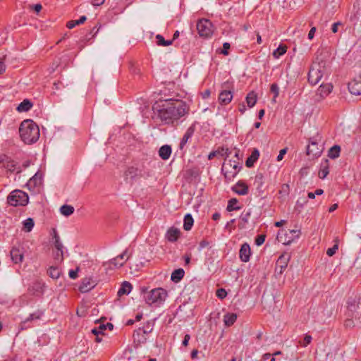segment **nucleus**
I'll return each mask as SVG.
<instances>
[{
	"instance_id": "ddd939ff",
	"label": "nucleus",
	"mask_w": 361,
	"mask_h": 361,
	"mask_svg": "<svg viewBox=\"0 0 361 361\" xmlns=\"http://www.w3.org/2000/svg\"><path fill=\"white\" fill-rule=\"evenodd\" d=\"M97 284V281L93 277H85L82 280L79 290L82 293H87L94 288Z\"/></svg>"
},
{
	"instance_id": "a211bd4d",
	"label": "nucleus",
	"mask_w": 361,
	"mask_h": 361,
	"mask_svg": "<svg viewBox=\"0 0 361 361\" xmlns=\"http://www.w3.org/2000/svg\"><path fill=\"white\" fill-rule=\"evenodd\" d=\"M348 88L350 94L354 95L361 94V80L353 79L348 84Z\"/></svg>"
},
{
	"instance_id": "49530a36",
	"label": "nucleus",
	"mask_w": 361,
	"mask_h": 361,
	"mask_svg": "<svg viewBox=\"0 0 361 361\" xmlns=\"http://www.w3.org/2000/svg\"><path fill=\"white\" fill-rule=\"evenodd\" d=\"M311 341H312V336H310V335H305V336L304 337L303 340L302 341H300L299 343H300V344L302 346L305 347L309 343H310Z\"/></svg>"
},
{
	"instance_id": "72a5a7b5",
	"label": "nucleus",
	"mask_w": 361,
	"mask_h": 361,
	"mask_svg": "<svg viewBox=\"0 0 361 361\" xmlns=\"http://www.w3.org/2000/svg\"><path fill=\"white\" fill-rule=\"evenodd\" d=\"M246 102L250 108L253 107L257 102V94L254 92H250L246 97Z\"/></svg>"
},
{
	"instance_id": "79ce46f5",
	"label": "nucleus",
	"mask_w": 361,
	"mask_h": 361,
	"mask_svg": "<svg viewBox=\"0 0 361 361\" xmlns=\"http://www.w3.org/2000/svg\"><path fill=\"white\" fill-rule=\"evenodd\" d=\"M54 247H55L56 250H58L59 251L61 252L60 255L61 256V250H63V244L61 242L59 236L58 235L56 232L55 231H54Z\"/></svg>"
},
{
	"instance_id": "5fc2aeb1",
	"label": "nucleus",
	"mask_w": 361,
	"mask_h": 361,
	"mask_svg": "<svg viewBox=\"0 0 361 361\" xmlns=\"http://www.w3.org/2000/svg\"><path fill=\"white\" fill-rule=\"evenodd\" d=\"M270 90H271V92H273L274 94V97L275 98L279 96V90L278 85L276 83H274V84H272L271 85Z\"/></svg>"
},
{
	"instance_id": "f704fd0d",
	"label": "nucleus",
	"mask_w": 361,
	"mask_h": 361,
	"mask_svg": "<svg viewBox=\"0 0 361 361\" xmlns=\"http://www.w3.org/2000/svg\"><path fill=\"white\" fill-rule=\"evenodd\" d=\"M341 147L338 145H334L329 150L328 156L331 159H336L339 157Z\"/></svg>"
},
{
	"instance_id": "c85d7f7f",
	"label": "nucleus",
	"mask_w": 361,
	"mask_h": 361,
	"mask_svg": "<svg viewBox=\"0 0 361 361\" xmlns=\"http://www.w3.org/2000/svg\"><path fill=\"white\" fill-rule=\"evenodd\" d=\"M131 289L132 285L130 284V283L128 281H124L122 283L121 287L118 290V295L121 296L123 295H128L131 291Z\"/></svg>"
},
{
	"instance_id": "a19ab883",
	"label": "nucleus",
	"mask_w": 361,
	"mask_h": 361,
	"mask_svg": "<svg viewBox=\"0 0 361 361\" xmlns=\"http://www.w3.org/2000/svg\"><path fill=\"white\" fill-rule=\"evenodd\" d=\"M156 39H157V45L159 46H163V47H167L173 43V40H165L162 35H157L156 36Z\"/></svg>"
},
{
	"instance_id": "de8ad7c7",
	"label": "nucleus",
	"mask_w": 361,
	"mask_h": 361,
	"mask_svg": "<svg viewBox=\"0 0 361 361\" xmlns=\"http://www.w3.org/2000/svg\"><path fill=\"white\" fill-rule=\"evenodd\" d=\"M92 333L96 336L95 341L100 343L102 340V337L99 336L100 334H102V331L99 330L98 329H92Z\"/></svg>"
},
{
	"instance_id": "473e14b6",
	"label": "nucleus",
	"mask_w": 361,
	"mask_h": 361,
	"mask_svg": "<svg viewBox=\"0 0 361 361\" xmlns=\"http://www.w3.org/2000/svg\"><path fill=\"white\" fill-rule=\"evenodd\" d=\"M32 106V104L28 99H24L17 107L19 112L27 111Z\"/></svg>"
},
{
	"instance_id": "9d476101",
	"label": "nucleus",
	"mask_w": 361,
	"mask_h": 361,
	"mask_svg": "<svg viewBox=\"0 0 361 361\" xmlns=\"http://www.w3.org/2000/svg\"><path fill=\"white\" fill-rule=\"evenodd\" d=\"M0 164L10 172H16L17 173L21 172L20 168L17 166L16 163L6 154H0Z\"/></svg>"
},
{
	"instance_id": "e2e57ef3",
	"label": "nucleus",
	"mask_w": 361,
	"mask_h": 361,
	"mask_svg": "<svg viewBox=\"0 0 361 361\" xmlns=\"http://www.w3.org/2000/svg\"><path fill=\"white\" fill-rule=\"evenodd\" d=\"M105 0H92V4L94 6H100L104 4Z\"/></svg>"
},
{
	"instance_id": "dca6fc26",
	"label": "nucleus",
	"mask_w": 361,
	"mask_h": 361,
	"mask_svg": "<svg viewBox=\"0 0 361 361\" xmlns=\"http://www.w3.org/2000/svg\"><path fill=\"white\" fill-rule=\"evenodd\" d=\"M180 235V231L179 228L176 227H170L165 235L166 239H167L168 241L173 243L177 241V240L179 238Z\"/></svg>"
},
{
	"instance_id": "bf43d9fd",
	"label": "nucleus",
	"mask_w": 361,
	"mask_h": 361,
	"mask_svg": "<svg viewBox=\"0 0 361 361\" xmlns=\"http://www.w3.org/2000/svg\"><path fill=\"white\" fill-rule=\"evenodd\" d=\"M315 32H316V27H312L309 32L308 39H312L314 37Z\"/></svg>"
},
{
	"instance_id": "1a4fd4ad",
	"label": "nucleus",
	"mask_w": 361,
	"mask_h": 361,
	"mask_svg": "<svg viewBox=\"0 0 361 361\" xmlns=\"http://www.w3.org/2000/svg\"><path fill=\"white\" fill-rule=\"evenodd\" d=\"M299 231L296 230L281 231L278 234V240L284 245L290 244L295 238H298Z\"/></svg>"
},
{
	"instance_id": "c9c22d12",
	"label": "nucleus",
	"mask_w": 361,
	"mask_h": 361,
	"mask_svg": "<svg viewBox=\"0 0 361 361\" xmlns=\"http://www.w3.org/2000/svg\"><path fill=\"white\" fill-rule=\"evenodd\" d=\"M60 212L63 216H68L74 212V207L71 205L64 204L61 207Z\"/></svg>"
},
{
	"instance_id": "4468645a",
	"label": "nucleus",
	"mask_w": 361,
	"mask_h": 361,
	"mask_svg": "<svg viewBox=\"0 0 361 361\" xmlns=\"http://www.w3.org/2000/svg\"><path fill=\"white\" fill-rule=\"evenodd\" d=\"M331 83H322L317 88V102L325 99L333 90Z\"/></svg>"
},
{
	"instance_id": "603ef678",
	"label": "nucleus",
	"mask_w": 361,
	"mask_h": 361,
	"mask_svg": "<svg viewBox=\"0 0 361 361\" xmlns=\"http://www.w3.org/2000/svg\"><path fill=\"white\" fill-rule=\"evenodd\" d=\"M265 240V235H259L255 238V244L257 246L262 245Z\"/></svg>"
},
{
	"instance_id": "39448f33",
	"label": "nucleus",
	"mask_w": 361,
	"mask_h": 361,
	"mask_svg": "<svg viewBox=\"0 0 361 361\" xmlns=\"http://www.w3.org/2000/svg\"><path fill=\"white\" fill-rule=\"evenodd\" d=\"M29 201L28 195L23 190H15L7 197L8 203L13 207L25 206Z\"/></svg>"
},
{
	"instance_id": "bb28decb",
	"label": "nucleus",
	"mask_w": 361,
	"mask_h": 361,
	"mask_svg": "<svg viewBox=\"0 0 361 361\" xmlns=\"http://www.w3.org/2000/svg\"><path fill=\"white\" fill-rule=\"evenodd\" d=\"M321 55H323V58L319 61V65L322 68L329 66L331 55L330 51L326 50Z\"/></svg>"
},
{
	"instance_id": "052dcab7",
	"label": "nucleus",
	"mask_w": 361,
	"mask_h": 361,
	"mask_svg": "<svg viewBox=\"0 0 361 361\" xmlns=\"http://www.w3.org/2000/svg\"><path fill=\"white\" fill-rule=\"evenodd\" d=\"M190 339V336L189 334H185L182 342L183 345L187 346L188 345V342Z\"/></svg>"
},
{
	"instance_id": "c03bdc74",
	"label": "nucleus",
	"mask_w": 361,
	"mask_h": 361,
	"mask_svg": "<svg viewBox=\"0 0 361 361\" xmlns=\"http://www.w3.org/2000/svg\"><path fill=\"white\" fill-rule=\"evenodd\" d=\"M250 216L251 211L250 209L247 211H243L240 216V219L244 223V224H245L248 223Z\"/></svg>"
},
{
	"instance_id": "6e6552de",
	"label": "nucleus",
	"mask_w": 361,
	"mask_h": 361,
	"mask_svg": "<svg viewBox=\"0 0 361 361\" xmlns=\"http://www.w3.org/2000/svg\"><path fill=\"white\" fill-rule=\"evenodd\" d=\"M359 301L356 298H350L347 302V311L345 313L346 317L355 319L360 318L361 315L359 310Z\"/></svg>"
},
{
	"instance_id": "0e129e2a",
	"label": "nucleus",
	"mask_w": 361,
	"mask_h": 361,
	"mask_svg": "<svg viewBox=\"0 0 361 361\" xmlns=\"http://www.w3.org/2000/svg\"><path fill=\"white\" fill-rule=\"evenodd\" d=\"M211 92L209 90H206L204 92L202 93V96L203 99H207L210 96Z\"/></svg>"
},
{
	"instance_id": "864d4df0",
	"label": "nucleus",
	"mask_w": 361,
	"mask_h": 361,
	"mask_svg": "<svg viewBox=\"0 0 361 361\" xmlns=\"http://www.w3.org/2000/svg\"><path fill=\"white\" fill-rule=\"evenodd\" d=\"M338 245L337 244H336L332 247H330L327 250L326 254L329 257H331L336 253V252L338 250Z\"/></svg>"
},
{
	"instance_id": "7c9ffc66",
	"label": "nucleus",
	"mask_w": 361,
	"mask_h": 361,
	"mask_svg": "<svg viewBox=\"0 0 361 361\" xmlns=\"http://www.w3.org/2000/svg\"><path fill=\"white\" fill-rule=\"evenodd\" d=\"M237 319V314L235 313H228L224 317V322L226 326L233 325Z\"/></svg>"
},
{
	"instance_id": "13d9d810",
	"label": "nucleus",
	"mask_w": 361,
	"mask_h": 361,
	"mask_svg": "<svg viewBox=\"0 0 361 361\" xmlns=\"http://www.w3.org/2000/svg\"><path fill=\"white\" fill-rule=\"evenodd\" d=\"M286 152H287V149L286 148L281 149L280 152H279V154L277 156V161L282 160L284 154H286Z\"/></svg>"
},
{
	"instance_id": "ea45409f",
	"label": "nucleus",
	"mask_w": 361,
	"mask_h": 361,
	"mask_svg": "<svg viewBox=\"0 0 361 361\" xmlns=\"http://www.w3.org/2000/svg\"><path fill=\"white\" fill-rule=\"evenodd\" d=\"M87 18L85 16H82L80 18V19L76 20H71L67 23V27L69 29L73 28L75 25L83 23L86 20Z\"/></svg>"
},
{
	"instance_id": "412c9836",
	"label": "nucleus",
	"mask_w": 361,
	"mask_h": 361,
	"mask_svg": "<svg viewBox=\"0 0 361 361\" xmlns=\"http://www.w3.org/2000/svg\"><path fill=\"white\" fill-rule=\"evenodd\" d=\"M194 132H195L194 126H191L187 129L186 132L185 133V134L183 135V136L180 140V142L179 145L180 149H183L184 148V147L187 144L188 140L190 139L192 137V136L193 135Z\"/></svg>"
},
{
	"instance_id": "3c124183",
	"label": "nucleus",
	"mask_w": 361,
	"mask_h": 361,
	"mask_svg": "<svg viewBox=\"0 0 361 361\" xmlns=\"http://www.w3.org/2000/svg\"><path fill=\"white\" fill-rule=\"evenodd\" d=\"M61 252L58 250L54 253V259L57 262H61L63 260V250H61V256L60 255Z\"/></svg>"
},
{
	"instance_id": "4d7b16f0",
	"label": "nucleus",
	"mask_w": 361,
	"mask_h": 361,
	"mask_svg": "<svg viewBox=\"0 0 361 361\" xmlns=\"http://www.w3.org/2000/svg\"><path fill=\"white\" fill-rule=\"evenodd\" d=\"M231 45L228 42H225L223 44V49L221 51V54L227 56L228 54V50L230 49Z\"/></svg>"
},
{
	"instance_id": "09e8293b",
	"label": "nucleus",
	"mask_w": 361,
	"mask_h": 361,
	"mask_svg": "<svg viewBox=\"0 0 361 361\" xmlns=\"http://www.w3.org/2000/svg\"><path fill=\"white\" fill-rule=\"evenodd\" d=\"M216 296L220 299H224L226 297L227 293L224 288H219L216 292Z\"/></svg>"
},
{
	"instance_id": "c756f323",
	"label": "nucleus",
	"mask_w": 361,
	"mask_h": 361,
	"mask_svg": "<svg viewBox=\"0 0 361 361\" xmlns=\"http://www.w3.org/2000/svg\"><path fill=\"white\" fill-rule=\"evenodd\" d=\"M185 271L183 269H178L174 270L171 276V280L173 282H178L180 281L184 276Z\"/></svg>"
},
{
	"instance_id": "4be33fe9",
	"label": "nucleus",
	"mask_w": 361,
	"mask_h": 361,
	"mask_svg": "<svg viewBox=\"0 0 361 361\" xmlns=\"http://www.w3.org/2000/svg\"><path fill=\"white\" fill-rule=\"evenodd\" d=\"M233 98L232 92L229 90H223L219 95V102L221 104L226 105L229 104Z\"/></svg>"
},
{
	"instance_id": "58836bf2",
	"label": "nucleus",
	"mask_w": 361,
	"mask_h": 361,
	"mask_svg": "<svg viewBox=\"0 0 361 361\" xmlns=\"http://www.w3.org/2000/svg\"><path fill=\"white\" fill-rule=\"evenodd\" d=\"M238 200L236 198H232L228 201V205H227V210L228 212L234 211V210H238L240 209V207H238Z\"/></svg>"
},
{
	"instance_id": "cd10ccee",
	"label": "nucleus",
	"mask_w": 361,
	"mask_h": 361,
	"mask_svg": "<svg viewBox=\"0 0 361 361\" xmlns=\"http://www.w3.org/2000/svg\"><path fill=\"white\" fill-rule=\"evenodd\" d=\"M288 47L284 44H281L277 49H276L273 53V57L276 59H278L280 58V56L285 54L287 51Z\"/></svg>"
},
{
	"instance_id": "a878e982",
	"label": "nucleus",
	"mask_w": 361,
	"mask_h": 361,
	"mask_svg": "<svg viewBox=\"0 0 361 361\" xmlns=\"http://www.w3.org/2000/svg\"><path fill=\"white\" fill-rule=\"evenodd\" d=\"M11 257L12 261L17 264L22 262L23 259V254L19 249L13 247L11 250Z\"/></svg>"
},
{
	"instance_id": "393cba45",
	"label": "nucleus",
	"mask_w": 361,
	"mask_h": 361,
	"mask_svg": "<svg viewBox=\"0 0 361 361\" xmlns=\"http://www.w3.org/2000/svg\"><path fill=\"white\" fill-rule=\"evenodd\" d=\"M259 152L257 149L255 148L252 150L251 155L245 161L246 166L249 167V168L253 166L254 164L259 159Z\"/></svg>"
},
{
	"instance_id": "4c0bfd02",
	"label": "nucleus",
	"mask_w": 361,
	"mask_h": 361,
	"mask_svg": "<svg viewBox=\"0 0 361 361\" xmlns=\"http://www.w3.org/2000/svg\"><path fill=\"white\" fill-rule=\"evenodd\" d=\"M328 161L325 160L324 164H322V168L318 172V176L320 178H324L329 174V167L327 164Z\"/></svg>"
},
{
	"instance_id": "f3484780",
	"label": "nucleus",
	"mask_w": 361,
	"mask_h": 361,
	"mask_svg": "<svg viewBox=\"0 0 361 361\" xmlns=\"http://www.w3.org/2000/svg\"><path fill=\"white\" fill-rule=\"evenodd\" d=\"M44 283L36 281L33 282L28 288V293L32 295H39L43 293Z\"/></svg>"
},
{
	"instance_id": "423d86ee",
	"label": "nucleus",
	"mask_w": 361,
	"mask_h": 361,
	"mask_svg": "<svg viewBox=\"0 0 361 361\" xmlns=\"http://www.w3.org/2000/svg\"><path fill=\"white\" fill-rule=\"evenodd\" d=\"M240 167L235 161L231 160L224 163L221 171L224 174L225 178L228 180H233L238 173Z\"/></svg>"
},
{
	"instance_id": "e433bc0d",
	"label": "nucleus",
	"mask_w": 361,
	"mask_h": 361,
	"mask_svg": "<svg viewBox=\"0 0 361 361\" xmlns=\"http://www.w3.org/2000/svg\"><path fill=\"white\" fill-rule=\"evenodd\" d=\"M48 274L54 279H57L61 275V270L57 267H51L48 270Z\"/></svg>"
},
{
	"instance_id": "774afa93",
	"label": "nucleus",
	"mask_w": 361,
	"mask_h": 361,
	"mask_svg": "<svg viewBox=\"0 0 361 361\" xmlns=\"http://www.w3.org/2000/svg\"><path fill=\"white\" fill-rule=\"evenodd\" d=\"M221 217V215L218 212H216L214 213L213 215H212V219L214 220V221H217L220 219Z\"/></svg>"
},
{
	"instance_id": "37998d69",
	"label": "nucleus",
	"mask_w": 361,
	"mask_h": 361,
	"mask_svg": "<svg viewBox=\"0 0 361 361\" xmlns=\"http://www.w3.org/2000/svg\"><path fill=\"white\" fill-rule=\"evenodd\" d=\"M23 229L26 232H30L34 227L35 223L32 218H28L23 221Z\"/></svg>"
},
{
	"instance_id": "6ab92c4d",
	"label": "nucleus",
	"mask_w": 361,
	"mask_h": 361,
	"mask_svg": "<svg viewBox=\"0 0 361 361\" xmlns=\"http://www.w3.org/2000/svg\"><path fill=\"white\" fill-rule=\"evenodd\" d=\"M250 255L251 250L250 245L247 243L243 244L239 251V257L241 261L247 262L250 260Z\"/></svg>"
},
{
	"instance_id": "aec40b11",
	"label": "nucleus",
	"mask_w": 361,
	"mask_h": 361,
	"mask_svg": "<svg viewBox=\"0 0 361 361\" xmlns=\"http://www.w3.org/2000/svg\"><path fill=\"white\" fill-rule=\"evenodd\" d=\"M232 190L238 195H245L248 193V186L245 182L239 180L232 187Z\"/></svg>"
},
{
	"instance_id": "20e7f679",
	"label": "nucleus",
	"mask_w": 361,
	"mask_h": 361,
	"mask_svg": "<svg viewBox=\"0 0 361 361\" xmlns=\"http://www.w3.org/2000/svg\"><path fill=\"white\" fill-rule=\"evenodd\" d=\"M167 291L162 288H157L152 290L146 298V302L150 305L159 306L166 299Z\"/></svg>"
},
{
	"instance_id": "680f3d73",
	"label": "nucleus",
	"mask_w": 361,
	"mask_h": 361,
	"mask_svg": "<svg viewBox=\"0 0 361 361\" xmlns=\"http://www.w3.org/2000/svg\"><path fill=\"white\" fill-rule=\"evenodd\" d=\"M341 25L339 22L335 23L332 25L331 30L334 33H336L338 32V27Z\"/></svg>"
},
{
	"instance_id": "f257e3e1",
	"label": "nucleus",
	"mask_w": 361,
	"mask_h": 361,
	"mask_svg": "<svg viewBox=\"0 0 361 361\" xmlns=\"http://www.w3.org/2000/svg\"><path fill=\"white\" fill-rule=\"evenodd\" d=\"M187 113L186 104L181 102L168 103L159 110V117L165 123H172L178 120Z\"/></svg>"
},
{
	"instance_id": "8fccbe9b",
	"label": "nucleus",
	"mask_w": 361,
	"mask_h": 361,
	"mask_svg": "<svg viewBox=\"0 0 361 361\" xmlns=\"http://www.w3.org/2000/svg\"><path fill=\"white\" fill-rule=\"evenodd\" d=\"M353 319L354 318L347 317V319L344 322V325L346 328H352L355 326Z\"/></svg>"
},
{
	"instance_id": "9b49d317",
	"label": "nucleus",
	"mask_w": 361,
	"mask_h": 361,
	"mask_svg": "<svg viewBox=\"0 0 361 361\" xmlns=\"http://www.w3.org/2000/svg\"><path fill=\"white\" fill-rule=\"evenodd\" d=\"M290 259V255L288 253L282 254L276 262L275 272L278 274H282L287 268Z\"/></svg>"
},
{
	"instance_id": "6e6d98bb",
	"label": "nucleus",
	"mask_w": 361,
	"mask_h": 361,
	"mask_svg": "<svg viewBox=\"0 0 361 361\" xmlns=\"http://www.w3.org/2000/svg\"><path fill=\"white\" fill-rule=\"evenodd\" d=\"M78 271L79 267H77L75 269L70 270L68 273L69 277L72 279H75L78 277Z\"/></svg>"
},
{
	"instance_id": "2f4dec72",
	"label": "nucleus",
	"mask_w": 361,
	"mask_h": 361,
	"mask_svg": "<svg viewBox=\"0 0 361 361\" xmlns=\"http://www.w3.org/2000/svg\"><path fill=\"white\" fill-rule=\"evenodd\" d=\"M194 220L190 214H187L184 217L183 228L190 231L193 225Z\"/></svg>"
},
{
	"instance_id": "a18cd8bd",
	"label": "nucleus",
	"mask_w": 361,
	"mask_h": 361,
	"mask_svg": "<svg viewBox=\"0 0 361 361\" xmlns=\"http://www.w3.org/2000/svg\"><path fill=\"white\" fill-rule=\"evenodd\" d=\"M314 70V66L312 65L311 67L310 68V71L308 73V81L312 85H316V78H314V76L312 75V73H313Z\"/></svg>"
},
{
	"instance_id": "5701e85b",
	"label": "nucleus",
	"mask_w": 361,
	"mask_h": 361,
	"mask_svg": "<svg viewBox=\"0 0 361 361\" xmlns=\"http://www.w3.org/2000/svg\"><path fill=\"white\" fill-rule=\"evenodd\" d=\"M127 253V250H126L122 254L118 255L117 257H114V259H111L109 263L111 264H113L115 267H122L126 260L128 259V257L125 259V257Z\"/></svg>"
},
{
	"instance_id": "f03ea898",
	"label": "nucleus",
	"mask_w": 361,
	"mask_h": 361,
	"mask_svg": "<svg viewBox=\"0 0 361 361\" xmlns=\"http://www.w3.org/2000/svg\"><path fill=\"white\" fill-rule=\"evenodd\" d=\"M19 133L21 140L25 144L30 145L38 140L39 137V128L32 121L25 120L20 126Z\"/></svg>"
},
{
	"instance_id": "0eeeda50",
	"label": "nucleus",
	"mask_w": 361,
	"mask_h": 361,
	"mask_svg": "<svg viewBox=\"0 0 361 361\" xmlns=\"http://www.w3.org/2000/svg\"><path fill=\"white\" fill-rule=\"evenodd\" d=\"M197 30L201 37H209L213 33V25L209 20L202 19L197 22Z\"/></svg>"
},
{
	"instance_id": "b1692460",
	"label": "nucleus",
	"mask_w": 361,
	"mask_h": 361,
	"mask_svg": "<svg viewBox=\"0 0 361 361\" xmlns=\"http://www.w3.org/2000/svg\"><path fill=\"white\" fill-rule=\"evenodd\" d=\"M171 152V146L165 145L160 147L159 150V155L163 160H167L169 159Z\"/></svg>"
},
{
	"instance_id": "2eb2a0df",
	"label": "nucleus",
	"mask_w": 361,
	"mask_h": 361,
	"mask_svg": "<svg viewBox=\"0 0 361 361\" xmlns=\"http://www.w3.org/2000/svg\"><path fill=\"white\" fill-rule=\"evenodd\" d=\"M43 313L40 311L35 312L32 314H30V316L25 319L23 322H22L20 324V327L21 330L27 329L30 327L29 323L34 320H38L41 319Z\"/></svg>"
},
{
	"instance_id": "f8f14e48",
	"label": "nucleus",
	"mask_w": 361,
	"mask_h": 361,
	"mask_svg": "<svg viewBox=\"0 0 361 361\" xmlns=\"http://www.w3.org/2000/svg\"><path fill=\"white\" fill-rule=\"evenodd\" d=\"M43 174L37 171L30 180L27 181L26 185L30 190L39 189L42 185Z\"/></svg>"
},
{
	"instance_id": "7ed1b4c3",
	"label": "nucleus",
	"mask_w": 361,
	"mask_h": 361,
	"mask_svg": "<svg viewBox=\"0 0 361 361\" xmlns=\"http://www.w3.org/2000/svg\"><path fill=\"white\" fill-rule=\"evenodd\" d=\"M151 176V171L147 169L144 165L130 166L124 173L125 180L131 184L141 178H147Z\"/></svg>"
},
{
	"instance_id": "69168bd1",
	"label": "nucleus",
	"mask_w": 361,
	"mask_h": 361,
	"mask_svg": "<svg viewBox=\"0 0 361 361\" xmlns=\"http://www.w3.org/2000/svg\"><path fill=\"white\" fill-rule=\"evenodd\" d=\"M209 245V242L207 240H202L200 243V249H203Z\"/></svg>"
},
{
	"instance_id": "338daca9",
	"label": "nucleus",
	"mask_w": 361,
	"mask_h": 361,
	"mask_svg": "<svg viewBox=\"0 0 361 361\" xmlns=\"http://www.w3.org/2000/svg\"><path fill=\"white\" fill-rule=\"evenodd\" d=\"M33 8L37 13H39L42 10V6L41 4H37L33 6Z\"/></svg>"
}]
</instances>
